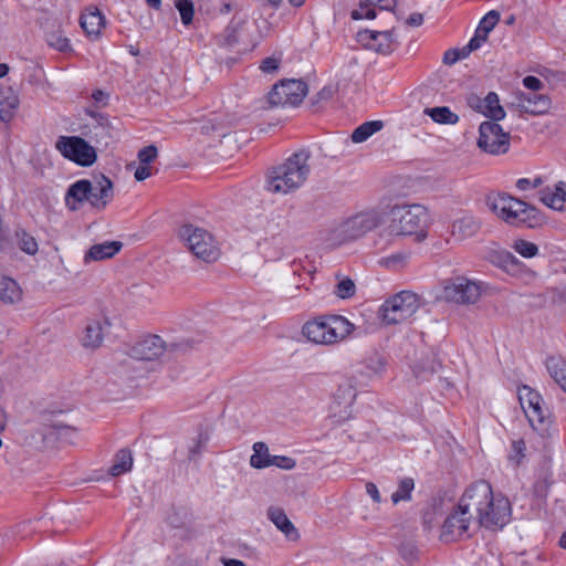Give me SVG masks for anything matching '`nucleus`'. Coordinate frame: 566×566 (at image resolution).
<instances>
[{
	"instance_id": "nucleus-38",
	"label": "nucleus",
	"mask_w": 566,
	"mask_h": 566,
	"mask_svg": "<svg viewBox=\"0 0 566 566\" xmlns=\"http://www.w3.org/2000/svg\"><path fill=\"white\" fill-rule=\"evenodd\" d=\"M70 427L63 424L44 426L39 430L38 434L41 438V447H46L54 442L60 436L67 431Z\"/></svg>"
},
{
	"instance_id": "nucleus-11",
	"label": "nucleus",
	"mask_w": 566,
	"mask_h": 566,
	"mask_svg": "<svg viewBox=\"0 0 566 566\" xmlns=\"http://www.w3.org/2000/svg\"><path fill=\"white\" fill-rule=\"evenodd\" d=\"M55 147L63 157L83 167L92 166L97 158L95 148L78 136H61Z\"/></svg>"
},
{
	"instance_id": "nucleus-7",
	"label": "nucleus",
	"mask_w": 566,
	"mask_h": 566,
	"mask_svg": "<svg viewBox=\"0 0 566 566\" xmlns=\"http://www.w3.org/2000/svg\"><path fill=\"white\" fill-rule=\"evenodd\" d=\"M421 306L420 297L410 291H401L388 298L378 315L387 325L399 324L410 318Z\"/></svg>"
},
{
	"instance_id": "nucleus-9",
	"label": "nucleus",
	"mask_w": 566,
	"mask_h": 566,
	"mask_svg": "<svg viewBox=\"0 0 566 566\" xmlns=\"http://www.w3.org/2000/svg\"><path fill=\"white\" fill-rule=\"evenodd\" d=\"M494 496L491 485L486 481H478L471 484L459 501V506L462 514H473L476 524H490L486 509L491 504V499Z\"/></svg>"
},
{
	"instance_id": "nucleus-50",
	"label": "nucleus",
	"mask_w": 566,
	"mask_h": 566,
	"mask_svg": "<svg viewBox=\"0 0 566 566\" xmlns=\"http://www.w3.org/2000/svg\"><path fill=\"white\" fill-rule=\"evenodd\" d=\"M543 185V178L542 177H536L534 179H528V178H520L517 181H516V188L521 191H526L531 188H538Z\"/></svg>"
},
{
	"instance_id": "nucleus-12",
	"label": "nucleus",
	"mask_w": 566,
	"mask_h": 566,
	"mask_svg": "<svg viewBox=\"0 0 566 566\" xmlns=\"http://www.w3.org/2000/svg\"><path fill=\"white\" fill-rule=\"evenodd\" d=\"M307 91V84L302 80H284L273 86L268 102L271 106H296L303 102Z\"/></svg>"
},
{
	"instance_id": "nucleus-42",
	"label": "nucleus",
	"mask_w": 566,
	"mask_h": 566,
	"mask_svg": "<svg viewBox=\"0 0 566 566\" xmlns=\"http://www.w3.org/2000/svg\"><path fill=\"white\" fill-rule=\"evenodd\" d=\"M440 368L441 363L432 358L428 365H424V363L418 364L413 369V374L419 380H429L430 376L436 374Z\"/></svg>"
},
{
	"instance_id": "nucleus-26",
	"label": "nucleus",
	"mask_w": 566,
	"mask_h": 566,
	"mask_svg": "<svg viewBox=\"0 0 566 566\" xmlns=\"http://www.w3.org/2000/svg\"><path fill=\"white\" fill-rule=\"evenodd\" d=\"M104 339L103 324L99 321H88L84 327L81 343L87 349L98 348Z\"/></svg>"
},
{
	"instance_id": "nucleus-33",
	"label": "nucleus",
	"mask_w": 566,
	"mask_h": 566,
	"mask_svg": "<svg viewBox=\"0 0 566 566\" xmlns=\"http://www.w3.org/2000/svg\"><path fill=\"white\" fill-rule=\"evenodd\" d=\"M252 449L253 454L250 458V465L254 469L269 468V462L272 455L269 453V447L266 443L262 441L255 442Z\"/></svg>"
},
{
	"instance_id": "nucleus-28",
	"label": "nucleus",
	"mask_w": 566,
	"mask_h": 566,
	"mask_svg": "<svg viewBox=\"0 0 566 566\" xmlns=\"http://www.w3.org/2000/svg\"><path fill=\"white\" fill-rule=\"evenodd\" d=\"M479 230L480 222L471 216H465L452 223L451 233L453 237L463 240L475 235Z\"/></svg>"
},
{
	"instance_id": "nucleus-37",
	"label": "nucleus",
	"mask_w": 566,
	"mask_h": 566,
	"mask_svg": "<svg viewBox=\"0 0 566 566\" xmlns=\"http://www.w3.org/2000/svg\"><path fill=\"white\" fill-rule=\"evenodd\" d=\"M337 283L334 289V294L343 300L350 298L356 293V285L348 276L336 274Z\"/></svg>"
},
{
	"instance_id": "nucleus-34",
	"label": "nucleus",
	"mask_w": 566,
	"mask_h": 566,
	"mask_svg": "<svg viewBox=\"0 0 566 566\" xmlns=\"http://www.w3.org/2000/svg\"><path fill=\"white\" fill-rule=\"evenodd\" d=\"M424 114L430 116L433 122L439 124L453 125L459 122V116L447 106L426 108Z\"/></svg>"
},
{
	"instance_id": "nucleus-30",
	"label": "nucleus",
	"mask_w": 566,
	"mask_h": 566,
	"mask_svg": "<svg viewBox=\"0 0 566 566\" xmlns=\"http://www.w3.org/2000/svg\"><path fill=\"white\" fill-rule=\"evenodd\" d=\"M384 127L382 120L365 122L354 129L350 135L353 143L359 144L366 142L370 136L381 130Z\"/></svg>"
},
{
	"instance_id": "nucleus-19",
	"label": "nucleus",
	"mask_w": 566,
	"mask_h": 566,
	"mask_svg": "<svg viewBox=\"0 0 566 566\" xmlns=\"http://www.w3.org/2000/svg\"><path fill=\"white\" fill-rule=\"evenodd\" d=\"M486 514L489 520H492L490 524H479L482 527L488 530H501L510 521L511 517V504L507 499L499 496H493L491 499V504L489 509H486Z\"/></svg>"
},
{
	"instance_id": "nucleus-1",
	"label": "nucleus",
	"mask_w": 566,
	"mask_h": 566,
	"mask_svg": "<svg viewBox=\"0 0 566 566\" xmlns=\"http://www.w3.org/2000/svg\"><path fill=\"white\" fill-rule=\"evenodd\" d=\"M310 158L311 153L301 149L291 155L282 165L272 168L268 175V190L285 195L298 189L310 175Z\"/></svg>"
},
{
	"instance_id": "nucleus-24",
	"label": "nucleus",
	"mask_w": 566,
	"mask_h": 566,
	"mask_svg": "<svg viewBox=\"0 0 566 566\" xmlns=\"http://www.w3.org/2000/svg\"><path fill=\"white\" fill-rule=\"evenodd\" d=\"M80 24L87 36L97 39L105 24V20L98 9H87L82 13Z\"/></svg>"
},
{
	"instance_id": "nucleus-60",
	"label": "nucleus",
	"mask_w": 566,
	"mask_h": 566,
	"mask_svg": "<svg viewBox=\"0 0 566 566\" xmlns=\"http://www.w3.org/2000/svg\"><path fill=\"white\" fill-rule=\"evenodd\" d=\"M151 175L150 168L147 165H140L137 167L134 177L138 181H143Z\"/></svg>"
},
{
	"instance_id": "nucleus-15",
	"label": "nucleus",
	"mask_w": 566,
	"mask_h": 566,
	"mask_svg": "<svg viewBox=\"0 0 566 566\" xmlns=\"http://www.w3.org/2000/svg\"><path fill=\"white\" fill-rule=\"evenodd\" d=\"M459 505L447 516L440 538L444 543L455 542L463 537H470V527L475 524L473 514H462Z\"/></svg>"
},
{
	"instance_id": "nucleus-44",
	"label": "nucleus",
	"mask_w": 566,
	"mask_h": 566,
	"mask_svg": "<svg viewBox=\"0 0 566 566\" xmlns=\"http://www.w3.org/2000/svg\"><path fill=\"white\" fill-rule=\"evenodd\" d=\"M526 444L523 439L514 440L509 453V461L514 465H520L525 458Z\"/></svg>"
},
{
	"instance_id": "nucleus-58",
	"label": "nucleus",
	"mask_w": 566,
	"mask_h": 566,
	"mask_svg": "<svg viewBox=\"0 0 566 566\" xmlns=\"http://www.w3.org/2000/svg\"><path fill=\"white\" fill-rule=\"evenodd\" d=\"M240 27H241V23H237V24H232L229 28H227V30H226V43L228 45H232L233 43H235L238 41V39H237L234 33L237 32V30Z\"/></svg>"
},
{
	"instance_id": "nucleus-10",
	"label": "nucleus",
	"mask_w": 566,
	"mask_h": 566,
	"mask_svg": "<svg viewBox=\"0 0 566 566\" xmlns=\"http://www.w3.org/2000/svg\"><path fill=\"white\" fill-rule=\"evenodd\" d=\"M481 284L464 276L444 281L441 297L459 305L475 304L481 297Z\"/></svg>"
},
{
	"instance_id": "nucleus-29",
	"label": "nucleus",
	"mask_w": 566,
	"mask_h": 566,
	"mask_svg": "<svg viewBox=\"0 0 566 566\" xmlns=\"http://www.w3.org/2000/svg\"><path fill=\"white\" fill-rule=\"evenodd\" d=\"M21 289L14 280L0 275L1 302L6 304H14L21 300Z\"/></svg>"
},
{
	"instance_id": "nucleus-52",
	"label": "nucleus",
	"mask_w": 566,
	"mask_h": 566,
	"mask_svg": "<svg viewBox=\"0 0 566 566\" xmlns=\"http://www.w3.org/2000/svg\"><path fill=\"white\" fill-rule=\"evenodd\" d=\"M523 85L533 92H538L544 86L543 82L538 77L533 75L525 76L523 78Z\"/></svg>"
},
{
	"instance_id": "nucleus-18",
	"label": "nucleus",
	"mask_w": 566,
	"mask_h": 566,
	"mask_svg": "<svg viewBox=\"0 0 566 566\" xmlns=\"http://www.w3.org/2000/svg\"><path fill=\"white\" fill-rule=\"evenodd\" d=\"M129 355L138 360L166 357V342L158 335H148L132 346Z\"/></svg>"
},
{
	"instance_id": "nucleus-39",
	"label": "nucleus",
	"mask_w": 566,
	"mask_h": 566,
	"mask_svg": "<svg viewBox=\"0 0 566 566\" xmlns=\"http://www.w3.org/2000/svg\"><path fill=\"white\" fill-rule=\"evenodd\" d=\"M415 489V481L412 478H403L398 483V489L391 494V501L394 504H398L401 501H410L411 492Z\"/></svg>"
},
{
	"instance_id": "nucleus-54",
	"label": "nucleus",
	"mask_w": 566,
	"mask_h": 566,
	"mask_svg": "<svg viewBox=\"0 0 566 566\" xmlns=\"http://www.w3.org/2000/svg\"><path fill=\"white\" fill-rule=\"evenodd\" d=\"M279 63H280V60H277L273 56L265 57L262 61L260 69L265 73H272L279 69Z\"/></svg>"
},
{
	"instance_id": "nucleus-23",
	"label": "nucleus",
	"mask_w": 566,
	"mask_h": 566,
	"mask_svg": "<svg viewBox=\"0 0 566 566\" xmlns=\"http://www.w3.org/2000/svg\"><path fill=\"white\" fill-rule=\"evenodd\" d=\"M123 247L120 241H106L92 245L84 255V263L113 258Z\"/></svg>"
},
{
	"instance_id": "nucleus-63",
	"label": "nucleus",
	"mask_w": 566,
	"mask_h": 566,
	"mask_svg": "<svg viewBox=\"0 0 566 566\" xmlns=\"http://www.w3.org/2000/svg\"><path fill=\"white\" fill-rule=\"evenodd\" d=\"M423 23V15L421 13H411L407 19V24L410 27H420Z\"/></svg>"
},
{
	"instance_id": "nucleus-49",
	"label": "nucleus",
	"mask_w": 566,
	"mask_h": 566,
	"mask_svg": "<svg viewBox=\"0 0 566 566\" xmlns=\"http://www.w3.org/2000/svg\"><path fill=\"white\" fill-rule=\"evenodd\" d=\"M365 365L371 373L377 374L382 370L385 363L380 355L373 354L366 359Z\"/></svg>"
},
{
	"instance_id": "nucleus-27",
	"label": "nucleus",
	"mask_w": 566,
	"mask_h": 566,
	"mask_svg": "<svg viewBox=\"0 0 566 566\" xmlns=\"http://www.w3.org/2000/svg\"><path fill=\"white\" fill-rule=\"evenodd\" d=\"M19 106V97L11 87L0 88V120L9 123Z\"/></svg>"
},
{
	"instance_id": "nucleus-35",
	"label": "nucleus",
	"mask_w": 566,
	"mask_h": 566,
	"mask_svg": "<svg viewBox=\"0 0 566 566\" xmlns=\"http://www.w3.org/2000/svg\"><path fill=\"white\" fill-rule=\"evenodd\" d=\"M546 367L556 384L566 392V360L548 358Z\"/></svg>"
},
{
	"instance_id": "nucleus-57",
	"label": "nucleus",
	"mask_w": 566,
	"mask_h": 566,
	"mask_svg": "<svg viewBox=\"0 0 566 566\" xmlns=\"http://www.w3.org/2000/svg\"><path fill=\"white\" fill-rule=\"evenodd\" d=\"M485 40H486L485 36H483L481 33H478L475 31L474 36L467 44V51L472 52V51L478 50Z\"/></svg>"
},
{
	"instance_id": "nucleus-20",
	"label": "nucleus",
	"mask_w": 566,
	"mask_h": 566,
	"mask_svg": "<svg viewBox=\"0 0 566 566\" xmlns=\"http://www.w3.org/2000/svg\"><path fill=\"white\" fill-rule=\"evenodd\" d=\"M358 41L382 54H388L392 51L394 39L391 31L364 30L358 32Z\"/></svg>"
},
{
	"instance_id": "nucleus-5",
	"label": "nucleus",
	"mask_w": 566,
	"mask_h": 566,
	"mask_svg": "<svg viewBox=\"0 0 566 566\" xmlns=\"http://www.w3.org/2000/svg\"><path fill=\"white\" fill-rule=\"evenodd\" d=\"M354 331V325L344 316L318 317L303 326V335L315 344L329 345L345 339Z\"/></svg>"
},
{
	"instance_id": "nucleus-62",
	"label": "nucleus",
	"mask_w": 566,
	"mask_h": 566,
	"mask_svg": "<svg viewBox=\"0 0 566 566\" xmlns=\"http://www.w3.org/2000/svg\"><path fill=\"white\" fill-rule=\"evenodd\" d=\"M333 90L331 87H323L315 96V103L321 101H328L333 96Z\"/></svg>"
},
{
	"instance_id": "nucleus-61",
	"label": "nucleus",
	"mask_w": 566,
	"mask_h": 566,
	"mask_svg": "<svg viewBox=\"0 0 566 566\" xmlns=\"http://www.w3.org/2000/svg\"><path fill=\"white\" fill-rule=\"evenodd\" d=\"M366 492L374 500V502L380 503V501H381L380 493H379L378 488H377V485L375 483L368 482L366 484Z\"/></svg>"
},
{
	"instance_id": "nucleus-59",
	"label": "nucleus",
	"mask_w": 566,
	"mask_h": 566,
	"mask_svg": "<svg viewBox=\"0 0 566 566\" xmlns=\"http://www.w3.org/2000/svg\"><path fill=\"white\" fill-rule=\"evenodd\" d=\"M460 60V55L458 49H450L443 55V63L447 65H452Z\"/></svg>"
},
{
	"instance_id": "nucleus-48",
	"label": "nucleus",
	"mask_w": 566,
	"mask_h": 566,
	"mask_svg": "<svg viewBox=\"0 0 566 566\" xmlns=\"http://www.w3.org/2000/svg\"><path fill=\"white\" fill-rule=\"evenodd\" d=\"M158 155L157 148L154 145L146 146L138 151V159L142 165L150 164Z\"/></svg>"
},
{
	"instance_id": "nucleus-41",
	"label": "nucleus",
	"mask_w": 566,
	"mask_h": 566,
	"mask_svg": "<svg viewBox=\"0 0 566 566\" xmlns=\"http://www.w3.org/2000/svg\"><path fill=\"white\" fill-rule=\"evenodd\" d=\"M15 237L18 244L23 252L30 255H34L38 252L39 247L36 240L24 230H17Z\"/></svg>"
},
{
	"instance_id": "nucleus-53",
	"label": "nucleus",
	"mask_w": 566,
	"mask_h": 566,
	"mask_svg": "<svg viewBox=\"0 0 566 566\" xmlns=\"http://www.w3.org/2000/svg\"><path fill=\"white\" fill-rule=\"evenodd\" d=\"M408 255L406 253H396L386 259L381 260V263L387 268H395V265L399 263H403L407 260Z\"/></svg>"
},
{
	"instance_id": "nucleus-22",
	"label": "nucleus",
	"mask_w": 566,
	"mask_h": 566,
	"mask_svg": "<svg viewBox=\"0 0 566 566\" xmlns=\"http://www.w3.org/2000/svg\"><path fill=\"white\" fill-rule=\"evenodd\" d=\"M397 6V0H365L361 1L358 9L352 11V19H369L376 18L375 7L380 10L392 11Z\"/></svg>"
},
{
	"instance_id": "nucleus-43",
	"label": "nucleus",
	"mask_w": 566,
	"mask_h": 566,
	"mask_svg": "<svg viewBox=\"0 0 566 566\" xmlns=\"http://www.w3.org/2000/svg\"><path fill=\"white\" fill-rule=\"evenodd\" d=\"M500 20V13L495 10L488 12L480 21L476 32L488 38L489 33L494 29Z\"/></svg>"
},
{
	"instance_id": "nucleus-47",
	"label": "nucleus",
	"mask_w": 566,
	"mask_h": 566,
	"mask_svg": "<svg viewBox=\"0 0 566 566\" xmlns=\"http://www.w3.org/2000/svg\"><path fill=\"white\" fill-rule=\"evenodd\" d=\"M295 465L296 461L285 455H272L269 462V467H277L283 470H292Z\"/></svg>"
},
{
	"instance_id": "nucleus-17",
	"label": "nucleus",
	"mask_w": 566,
	"mask_h": 566,
	"mask_svg": "<svg viewBox=\"0 0 566 566\" xmlns=\"http://www.w3.org/2000/svg\"><path fill=\"white\" fill-rule=\"evenodd\" d=\"M355 399L356 390L350 384L346 382L338 386L329 407L331 416L335 418V422L339 423L352 417Z\"/></svg>"
},
{
	"instance_id": "nucleus-55",
	"label": "nucleus",
	"mask_w": 566,
	"mask_h": 566,
	"mask_svg": "<svg viewBox=\"0 0 566 566\" xmlns=\"http://www.w3.org/2000/svg\"><path fill=\"white\" fill-rule=\"evenodd\" d=\"M207 442V438L200 434L198 437V440L196 441L195 446L190 448L189 450V459L193 460L196 457H198L205 447Z\"/></svg>"
},
{
	"instance_id": "nucleus-2",
	"label": "nucleus",
	"mask_w": 566,
	"mask_h": 566,
	"mask_svg": "<svg viewBox=\"0 0 566 566\" xmlns=\"http://www.w3.org/2000/svg\"><path fill=\"white\" fill-rule=\"evenodd\" d=\"M114 196L113 184L104 175L96 176L94 181L81 179L72 184L65 195V203L72 211H76L87 201L93 208L103 210Z\"/></svg>"
},
{
	"instance_id": "nucleus-13",
	"label": "nucleus",
	"mask_w": 566,
	"mask_h": 566,
	"mask_svg": "<svg viewBox=\"0 0 566 566\" xmlns=\"http://www.w3.org/2000/svg\"><path fill=\"white\" fill-rule=\"evenodd\" d=\"M511 136L496 122H483L479 128L478 146L491 155H503L510 148Z\"/></svg>"
},
{
	"instance_id": "nucleus-32",
	"label": "nucleus",
	"mask_w": 566,
	"mask_h": 566,
	"mask_svg": "<svg viewBox=\"0 0 566 566\" xmlns=\"http://www.w3.org/2000/svg\"><path fill=\"white\" fill-rule=\"evenodd\" d=\"M484 111L485 116L491 118L494 122L501 120L505 117V112L503 107L500 105V99L496 93L490 92L484 101Z\"/></svg>"
},
{
	"instance_id": "nucleus-40",
	"label": "nucleus",
	"mask_w": 566,
	"mask_h": 566,
	"mask_svg": "<svg viewBox=\"0 0 566 566\" xmlns=\"http://www.w3.org/2000/svg\"><path fill=\"white\" fill-rule=\"evenodd\" d=\"M45 39L51 48L60 52H66L71 49L69 39L60 30L48 32Z\"/></svg>"
},
{
	"instance_id": "nucleus-4",
	"label": "nucleus",
	"mask_w": 566,
	"mask_h": 566,
	"mask_svg": "<svg viewBox=\"0 0 566 566\" xmlns=\"http://www.w3.org/2000/svg\"><path fill=\"white\" fill-rule=\"evenodd\" d=\"M429 213L421 205H395L388 213L387 230L390 235H416L417 241L427 238Z\"/></svg>"
},
{
	"instance_id": "nucleus-14",
	"label": "nucleus",
	"mask_w": 566,
	"mask_h": 566,
	"mask_svg": "<svg viewBox=\"0 0 566 566\" xmlns=\"http://www.w3.org/2000/svg\"><path fill=\"white\" fill-rule=\"evenodd\" d=\"M518 400L531 426L536 430H546L549 419L543 408L541 395L528 386H523L518 389Z\"/></svg>"
},
{
	"instance_id": "nucleus-8",
	"label": "nucleus",
	"mask_w": 566,
	"mask_h": 566,
	"mask_svg": "<svg viewBox=\"0 0 566 566\" xmlns=\"http://www.w3.org/2000/svg\"><path fill=\"white\" fill-rule=\"evenodd\" d=\"M179 237L196 258L208 263L219 259V247L207 230L193 224H185L179 230Z\"/></svg>"
},
{
	"instance_id": "nucleus-36",
	"label": "nucleus",
	"mask_w": 566,
	"mask_h": 566,
	"mask_svg": "<svg viewBox=\"0 0 566 566\" xmlns=\"http://www.w3.org/2000/svg\"><path fill=\"white\" fill-rule=\"evenodd\" d=\"M195 340L190 338L166 342V357L171 358L186 355L195 348Z\"/></svg>"
},
{
	"instance_id": "nucleus-56",
	"label": "nucleus",
	"mask_w": 566,
	"mask_h": 566,
	"mask_svg": "<svg viewBox=\"0 0 566 566\" xmlns=\"http://www.w3.org/2000/svg\"><path fill=\"white\" fill-rule=\"evenodd\" d=\"M283 226L280 220L272 219L268 223L266 233L271 234L273 240H277L276 235L283 230Z\"/></svg>"
},
{
	"instance_id": "nucleus-3",
	"label": "nucleus",
	"mask_w": 566,
	"mask_h": 566,
	"mask_svg": "<svg viewBox=\"0 0 566 566\" xmlns=\"http://www.w3.org/2000/svg\"><path fill=\"white\" fill-rule=\"evenodd\" d=\"M486 205L499 218L513 226L536 228L544 221L543 214L534 206L506 193L488 196Z\"/></svg>"
},
{
	"instance_id": "nucleus-16",
	"label": "nucleus",
	"mask_w": 566,
	"mask_h": 566,
	"mask_svg": "<svg viewBox=\"0 0 566 566\" xmlns=\"http://www.w3.org/2000/svg\"><path fill=\"white\" fill-rule=\"evenodd\" d=\"M511 107L534 116L544 115L548 113L552 106L549 96L538 94L537 92L524 93L517 91L514 94V101L510 104Z\"/></svg>"
},
{
	"instance_id": "nucleus-25",
	"label": "nucleus",
	"mask_w": 566,
	"mask_h": 566,
	"mask_svg": "<svg viewBox=\"0 0 566 566\" xmlns=\"http://www.w3.org/2000/svg\"><path fill=\"white\" fill-rule=\"evenodd\" d=\"M268 517L289 539L295 541L300 537L297 530L289 520L283 509L270 506L268 509Z\"/></svg>"
},
{
	"instance_id": "nucleus-6",
	"label": "nucleus",
	"mask_w": 566,
	"mask_h": 566,
	"mask_svg": "<svg viewBox=\"0 0 566 566\" xmlns=\"http://www.w3.org/2000/svg\"><path fill=\"white\" fill-rule=\"evenodd\" d=\"M380 223L381 216L378 211H360L335 227L329 233L328 241L332 244L340 245L357 240L376 229Z\"/></svg>"
},
{
	"instance_id": "nucleus-31",
	"label": "nucleus",
	"mask_w": 566,
	"mask_h": 566,
	"mask_svg": "<svg viewBox=\"0 0 566 566\" xmlns=\"http://www.w3.org/2000/svg\"><path fill=\"white\" fill-rule=\"evenodd\" d=\"M133 467V455L128 449H122L115 454L114 462L109 468V474L113 476L122 475L130 471Z\"/></svg>"
},
{
	"instance_id": "nucleus-21",
	"label": "nucleus",
	"mask_w": 566,
	"mask_h": 566,
	"mask_svg": "<svg viewBox=\"0 0 566 566\" xmlns=\"http://www.w3.org/2000/svg\"><path fill=\"white\" fill-rule=\"evenodd\" d=\"M541 202L551 209L563 211L566 209V182L558 181L554 187L546 186L538 191Z\"/></svg>"
},
{
	"instance_id": "nucleus-64",
	"label": "nucleus",
	"mask_w": 566,
	"mask_h": 566,
	"mask_svg": "<svg viewBox=\"0 0 566 566\" xmlns=\"http://www.w3.org/2000/svg\"><path fill=\"white\" fill-rule=\"evenodd\" d=\"M222 563L224 566H247L242 560L234 558H223Z\"/></svg>"
},
{
	"instance_id": "nucleus-46",
	"label": "nucleus",
	"mask_w": 566,
	"mask_h": 566,
	"mask_svg": "<svg viewBox=\"0 0 566 566\" xmlns=\"http://www.w3.org/2000/svg\"><path fill=\"white\" fill-rule=\"evenodd\" d=\"M176 8L180 13L181 22L185 25L190 24L195 12L192 0H177Z\"/></svg>"
},
{
	"instance_id": "nucleus-45",
	"label": "nucleus",
	"mask_w": 566,
	"mask_h": 566,
	"mask_svg": "<svg viewBox=\"0 0 566 566\" xmlns=\"http://www.w3.org/2000/svg\"><path fill=\"white\" fill-rule=\"evenodd\" d=\"M513 249L523 258H534L538 253V247L526 240H516Z\"/></svg>"
},
{
	"instance_id": "nucleus-51",
	"label": "nucleus",
	"mask_w": 566,
	"mask_h": 566,
	"mask_svg": "<svg viewBox=\"0 0 566 566\" xmlns=\"http://www.w3.org/2000/svg\"><path fill=\"white\" fill-rule=\"evenodd\" d=\"M499 258L506 271L515 270L520 265V261L510 252L501 253Z\"/></svg>"
}]
</instances>
